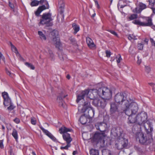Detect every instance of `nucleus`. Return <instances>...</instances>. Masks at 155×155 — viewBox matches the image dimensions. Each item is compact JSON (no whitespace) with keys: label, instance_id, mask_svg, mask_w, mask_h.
<instances>
[{"label":"nucleus","instance_id":"f257e3e1","mask_svg":"<svg viewBox=\"0 0 155 155\" xmlns=\"http://www.w3.org/2000/svg\"><path fill=\"white\" fill-rule=\"evenodd\" d=\"M98 95L101 96V93L99 92V89L98 90L94 89L90 91L85 90L82 91L79 94L77 95L76 101L78 103L81 99H83L85 97L87 96V101L86 102L90 101L91 102L92 100L96 98Z\"/></svg>","mask_w":155,"mask_h":155},{"label":"nucleus","instance_id":"f03ea898","mask_svg":"<svg viewBox=\"0 0 155 155\" xmlns=\"http://www.w3.org/2000/svg\"><path fill=\"white\" fill-rule=\"evenodd\" d=\"M114 100L118 105H121L122 107H128L129 101L127 99L125 93L120 92L117 93L114 97Z\"/></svg>","mask_w":155,"mask_h":155},{"label":"nucleus","instance_id":"7ed1b4c3","mask_svg":"<svg viewBox=\"0 0 155 155\" xmlns=\"http://www.w3.org/2000/svg\"><path fill=\"white\" fill-rule=\"evenodd\" d=\"M136 137L140 143L145 145L150 144L153 140L152 135L147 133L144 135L142 132H138L137 133Z\"/></svg>","mask_w":155,"mask_h":155},{"label":"nucleus","instance_id":"20e7f679","mask_svg":"<svg viewBox=\"0 0 155 155\" xmlns=\"http://www.w3.org/2000/svg\"><path fill=\"white\" fill-rule=\"evenodd\" d=\"M81 110L82 112H85L87 110L88 114H87V116L88 119V123H91L92 118L94 114V110L91 107L90 102H85Z\"/></svg>","mask_w":155,"mask_h":155},{"label":"nucleus","instance_id":"39448f33","mask_svg":"<svg viewBox=\"0 0 155 155\" xmlns=\"http://www.w3.org/2000/svg\"><path fill=\"white\" fill-rule=\"evenodd\" d=\"M51 14L49 13H44L41 15L39 24L44 25H46L47 27L51 26L53 24L51 22L53 20L51 17Z\"/></svg>","mask_w":155,"mask_h":155},{"label":"nucleus","instance_id":"423d86ee","mask_svg":"<svg viewBox=\"0 0 155 155\" xmlns=\"http://www.w3.org/2000/svg\"><path fill=\"white\" fill-rule=\"evenodd\" d=\"M105 136V134L104 132H96L94 134L93 137V140L97 143L100 142L102 143L101 146L102 147H104L105 142L104 139Z\"/></svg>","mask_w":155,"mask_h":155},{"label":"nucleus","instance_id":"0eeeda50","mask_svg":"<svg viewBox=\"0 0 155 155\" xmlns=\"http://www.w3.org/2000/svg\"><path fill=\"white\" fill-rule=\"evenodd\" d=\"M59 131L60 133L63 134V139L66 141L67 143H70L72 139L70 137V134L67 133L68 131H70V129L63 126L59 129Z\"/></svg>","mask_w":155,"mask_h":155},{"label":"nucleus","instance_id":"6e6552de","mask_svg":"<svg viewBox=\"0 0 155 155\" xmlns=\"http://www.w3.org/2000/svg\"><path fill=\"white\" fill-rule=\"evenodd\" d=\"M99 92L101 93V96H104L103 98L106 100H109L111 98L112 92V90L107 87L99 89Z\"/></svg>","mask_w":155,"mask_h":155},{"label":"nucleus","instance_id":"1a4fd4ad","mask_svg":"<svg viewBox=\"0 0 155 155\" xmlns=\"http://www.w3.org/2000/svg\"><path fill=\"white\" fill-rule=\"evenodd\" d=\"M144 19L147 22H141L138 20H135L132 22L137 25L142 26H150L153 25V23L151 18L150 17H145Z\"/></svg>","mask_w":155,"mask_h":155},{"label":"nucleus","instance_id":"9d476101","mask_svg":"<svg viewBox=\"0 0 155 155\" xmlns=\"http://www.w3.org/2000/svg\"><path fill=\"white\" fill-rule=\"evenodd\" d=\"M92 104L94 106L98 108H104L106 106L107 102L106 100L104 99H99L95 98L92 100Z\"/></svg>","mask_w":155,"mask_h":155},{"label":"nucleus","instance_id":"9b49d317","mask_svg":"<svg viewBox=\"0 0 155 155\" xmlns=\"http://www.w3.org/2000/svg\"><path fill=\"white\" fill-rule=\"evenodd\" d=\"M39 4H42L44 3L45 5H42L39 6L37 11L35 12V14L37 16H39L40 13L44 10L48 9L49 5L48 2L45 0H40L38 1Z\"/></svg>","mask_w":155,"mask_h":155},{"label":"nucleus","instance_id":"f8f14e48","mask_svg":"<svg viewBox=\"0 0 155 155\" xmlns=\"http://www.w3.org/2000/svg\"><path fill=\"white\" fill-rule=\"evenodd\" d=\"M51 35L53 36V41L55 47L59 49L60 47L61 44L58 37V33L57 31H53L51 32Z\"/></svg>","mask_w":155,"mask_h":155},{"label":"nucleus","instance_id":"ddd939ff","mask_svg":"<svg viewBox=\"0 0 155 155\" xmlns=\"http://www.w3.org/2000/svg\"><path fill=\"white\" fill-rule=\"evenodd\" d=\"M137 124L140 125L145 121L147 119V114L145 112H141L138 114L137 115Z\"/></svg>","mask_w":155,"mask_h":155},{"label":"nucleus","instance_id":"4468645a","mask_svg":"<svg viewBox=\"0 0 155 155\" xmlns=\"http://www.w3.org/2000/svg\"><path fill=\"white\" fill-rule=\"evenodd\" d=\"M122 130L119 127L113 128L111 130V133L115 137H117V140H120V136L122 133Z\"/></svg>","mask_w":155,"mask_h":155},{"label":"nucleus","instance_id":"2eb2a0df","mask_svg":"<svg viewBox=\"0 0 155 155\" xmlns=\"http://www.w3.org/2000/svg\"><path fill=\"white\" fill-rule=\"evenodd\" d=\"M143 124V127L147 133L152 135L153 128L152 127L151 123L149 121L147 120Z\"/></svg>","mask_w":155,"mask_h":155},{"label":"nucleus","instance_id":"dca6fc26","mask_svg":"<svg viewBox=\"0 0 155 155\" xmlns=\"http://www.w3.org/2000/svg\"><path fill=\"white\" fill-rule=\"evenodd\" d=\"M2 96L4 99L3 104L5 106H8L12 103L8 93L6 92L2 93Z\"/></svg>","mask_w":155,"mask_h":155},{"label":"nucleus","instance_id":"f3484780","mask_svg":"<svg viewBox=\"0 0 155 155\" xmlns=\"http://www.w3.org/2000/svg\"><path fill=\"white\" fill-rule=\"evenodd\" d=\"M128 107L125 106L126 107L129 108L132 113L134 114H135L137 112L138 107L137 104L135 102L130 103L129 101V104Z\"/></svg>","mask_w":155,"mask_h":155},{"label":"nucleus","instance_id":"a211bd4d","mask_svg":"<svg viewBox=\"0 0 155 155\" xmlns=\"http://www.w3.org/2000/svg\"><path fill=\"white\" fill-rule=\"evenodd\" d=\"M118 142L116 143L115 146L118 150H121L127 146V144L125 142L124 139L123 138H120V140H118Z\"/></svg>","mask_w":155,"mask_h":155},{"label":"nucleus","instance_id":"6ab92c4d","mask_svg":"<svg viewBox=\"0 0 155 155\" xmlns=\"http://www.w3.org/2000/svg\"><path fill=\"white\" fill-rule=\"evenodd\" d=\"M138 6L139 7V9H138L137 7H136L132 10L133 12L139 13H140L143 10L145 9L147 7L146 5L141 2H139L138 3Z\"/></svg>","mask_w":155,"mask_h":155},{"label":"nucleus","instance_id":"aec40b11","mask_svg":"<svg viewBox=\"0 0 155 155\" xmlns=\"http://www.w3.org/2000/svg\"><path fill=\"white\" fill-rule=\"evenodd\" d=\"M128 124H134L137 123V116H136L135 114H133L130 115L128 118Z\"/></svg>","mask_w":155,"mask_h":155},{"label":"nucleus","instance_id":"412c9836","mask_svg":"<svg viewBox=\"0 0 155 155\" xmlns=\"http://www.w3.org/2000/svg\"><path fill=\"white\" fill-rule=\"evenodd\" d=\"M86 40L87 43L90 48L92 49L96 47V45L91 38L87 37L86 38Z\"/></svg>","mask_w":155,"mask_h":155},{"label":"nucleus","instance_id":"4be33fe9","mask_svg":"<svg viewBox=\"0 0 155 155\" xmlns=\"http://www.w3.org/2000/svg\"><path fill=\"white\" fill-rule=\"evenodd\" d=\"M97 129L101 132H104L105 131V128L104 126L101 123H97L95 125Z\"/></svg>","mask_w":155,"mask_h":155},{"label":"nucleus","instance_id":"5701e85b","mask_svg":"<svg viewBox=\"0 0 155 155\" xmlns=\"http://www.w3.org/2000/svg\"><path fill=\"white\" fill-rule=\"evenodd\" d=\"M79 120L81 123L82 124H84L88 121V117L87 116H86L85 115H82L81 117Z\"/></svg>","mask_w":155,"mask_h":155},{"label":"nucleus","instance_id":"b1692460","mask_svg":"<svg viewBox=\"0 0 155 155\" xmlns=\"http://www.w3.org/2000/svg\"><path fill=\"white\" fill-rule=\"evenodd\" d=\"M117 110V108L115 103H113L111 104L110 111L112 113L116 111Z\"/></svg>","mask_w":155,"mask_h":155},{"label":"nucleus","instance_id":"393cba45","mask_svg":"<svg viewBox=\"0 0 155 155\" xmlns=\"http://www.w3.org/2000/svg\"><path fill=\"white\" fill-rule=\"evenodd\" d=\"M38 34L39 35L40 38L42 41H45L47 38L45 35L41 31H38Z\"/></svg>","mask_w":155,"mask_h":155},{"label":"nucleus","instance_id":"a878e982","mask_svg":"<svg viewBox=\"0 0 155 155\" xmlns=\"http://www.w3.org/2000/svg\"><path fill=\"white\" fill-rule=\"evenodd\" d=\"M12 50V51L15 53L17 57L20 58H21L22 57L20 54L18 52V51L17 50V49L16 47L15 46H13L11 48Z\"/></svg>","mask_w":155,"mask_h":155},{"label":"nucleus","instance_id":"bb28decb","mask_svg":"<svg viewBox=\"0 0 155 155\" xmlns=\"http://www.w3.org/2000/svg\"><path fill=\"white\" fill-rule=\"evenodd\" d=\"M72 26L74 30V33L76 34L80 30V27L79 25H77L75 23L72 24Z\"/></svg>","mask_w":155,"mask_h":155},{"label":"nucleus","instance_id":"cd10ccee","mask_svg":"<svg viewBox=\"0 0 155 155\" xmlns=\"http://www.w3.org/2000/svg\"><path fill=\"white\" fill-rule=\"evenodd\" d=\"M12 135L14 138L17 141L18 139V132L15 129H13L12 130Z\"/></svg>","mask_w":155,"mask_h":155},{"label":"nucleus","instance_id":"c85d7f7f","mask_svg":"<svg viewBox=\"0 0 155 155\" xmlns=\"http://www.w3.org/2000/svg\"><path fill=\"white\" fill-rule=\"evenodd\" d=\"M57 100L59 103V105L60 106L64 107L63 105L64 104V103L63 101L62 98V97L61 96H59L58 97Z\"/></svg>","mask_w":155,"mask_h":155},{"label":"nucleus","instance_id":"c756f323","mask_svg":"<svg viewBox=\"0 0 155 155\" xmlns=\"http://www.w3.org/2000/svg\"><path fill=\"white\" fill-rule=\"evenodd\" d=\"M125 109V113L129 117L130 115H131L134 114L133 113H132L131 111L130 110L129 108L126 107L125 106H123Z\"/></svg>","mask_w":155,"mask_h":155},{"label":"nucleus","instance_id":"7c9ffc66","mask_svg":"<svg viewBox=\"0 0 155 155\" xmlns=\"http://www.w3.org/2000/svg\"><path fill=\"white\" fill-rule=\"evenodd\" d=\"M90 154L91 155H99V151L97 150L92 149L90 151Z\"/></svg>","mask_w":155,"mask_h":155},{"label":"nucleus","instance_id":"2f4dec72","mask_svg":"<svg viewBox=\"0 0 155 155\" xmlns=\"http://www.w3.org/2000/svg\"><path fill=\"white\" fill-rule=\"evenodd\" d=\"M137 18V14H132L128 17V20L129 21L132 20L136 19Z\"/></svg>","mask_w":155,"mask_h":155},{"label":"nucleus","instance_id":"473e14b6","mask_svg":"<svg viewBox=\"0 0 155 155\" xmlns=\"http://www.w3.org/2000/svg\"><path fill=\"white\" fill-rule=\"evenodd\" d=\"M25 64L31 69L34 70L35 69V67L31 63H30L28 62H26L25 63Z\"/></svg>","mask_w":155,"mask_h":155},{"label":"nucleus","instance_id":"72a5a7b5","mask_svg":"<svg viewBox=\"0 0 155 155\" xmlns=\"http://www.w3.org/2000/svg\"><path fill=\"white\" fill-rule=\"evenodd\" d=\"M128 38L130 40H137V39L136 36L133 34H130L128 36Z\"/></svg>","mask_w":155,"mask_h":155},{"label":"nucleus","instance_id":"f704fd0d","mask_svg":"<svg viewBox=\"0 0 155 155\" xmlns=\"http://www.w3.org/2000/svg\"><path fill=\"white\" fill-rule=\"evenodd\" d=\"M39 4V2L36 0H33L31 2L30 5L31 6H35L38 5Z\"/></svg>","mask_w":155,"mask_h":155},{"label":"nucleus","instance_id":"c9c22d12","mask_svg":"<svg viewBox=\"0 0 155 155\" xmlns=\"http://www.w3.org/2000/svg\"><path fill=\"white\" fill-rule=\"evenodd\" d=\"M58 4L60 7L64 8L65 7V3L64 0H58Z\"/></svg>","mask_w":155,"mask_h":155},{"label":"nucleus","instance_id":"e433bc0d","mask_svg":"<svg viewBox=\"0 0 155 155\" xmlns=\"http://www.w3.org/2000/svg\"><path fill=\"white\" fill-rule=\"evenodd\" d=\"M40 128L42 130L43 132L45 133L47 135L50 133L47 130L45 129L42 127L39 126Z\"/></svg>","mask_w":155,"mask_h":155},{"label":"nucleus","instance_id":"4c0bfd02","mask_svg":"<svg viewBox=\"0 0 155 155\" xmlns=\"http://www.w3.org/2000/svg\"><path fill=\"white\" fill-rule=\"evenodd\" d=\"M67 145L65 147H61L60 148L61 150L65 149L68 150V148L71 147V144L70 143H67Z\"/></svg>","mask_w":155,"mask_h":155},{"label":"nucleus","instance_id":"58836bf2","mask_svg":"<svg viewBox=\"0 0 155 155\" xmlns=\"http://www.w3.org/2000/svg\"><path fill=\"white\" fill-rule=\"evenodd\" d=\"M6 74L8 75L10 77L12 78L14 74H13L10 71L8 70L7 68L6 69Z\"/></svg>","mask_w":155,"mask_h":155},{"label":"nucleus","instance_id":"ea45409f","mask_svg":"<svg viewBox=\"0 0 155 155\" xmlns=\"http://www.w3.org/2000/svg\"><path fill=\"white\" fill-rule=\"evenodd\" d=\"M148 84L152 87L153 90L155 92V84L153 83H149Z\"/></svg>","mask_w":155,"mask_h":155},{"label":"nucleus","instance_id":"a19ab883","mask_svg":"<svg viewBox=\"0 0 155 155\" xmlns=\"http://www.w3.org/2000/svg\"><path fill=\"white\" fill-rule=\"evenodd\" d=\"M8 107L7 109L10 111L12 110L15 108V107L13 106L12 103Z\"/></svg>","mask_w":155,"mask_h":155},{"label":"nucleus","instance_id":"79ce46f5","mask_svg":"<svg viewBox=\"0 0 155 155\" xmlns=\"http://www.w3.org/2000/svg\"><path fill=\"white\" fill-rule=\"evenodd\" d=\"M143 45L142 44L138 43L137 45V48L139 50H142L143 48Z\"/></svg>","mask_w":155,"mask_h":155},{"label":"nucleus","instance_id":"37998d69","mask_svg":"<svg viewBox=\"0 0 155 155\" xmlns=\"http://www.w3.org/2000/svg\"><path fill=\"white\" fill-rule=\"evenodd\" d=\"M117 56L118 58L117 60V64H119L120 62L122 60V58L120 54H119Z\"/></svg>","mask_w":155,"mask_h":155},{"label":"nucleus","instance_id":"c03bdc74","mask_svg":"<svg viewBox=\"0 0 155 155\" xmlns=\"http://www.w3.org/2000/svg\"><path fill=\"white\" fill-rule=\"evenodd\" d=\"M107 31L110 32L112 34L114 35L115 36L117 37L118 35L117 33L113 30H108Z\"/></svg>","mask_w":155,"mask_h":155},{"label":"nucleus","instance_id":"a18cd8bd","mask_svg":"<svg viewBox=\"0 0 155 155\" xmlns=\"http://www.w3.org/2000/svg\"><path fill=\"white\" fill-rule=\"evenodd\" d=\"M106 57L107 58H109L110 57L111 55V53L110 51L108 50H106L105 51Z\"/></svg>","mask_w":155,"mask_h":155},{"label":"nucleus","instance_id":"49530a36","mask_svg":"<svg viewBox=\"0 0 155 155\" xmlns=\"http://www.w3.org/2000/svg\"><path fill=\"white\" fill-rule=\"evenodd\" d=\"M3 140H0V148L1 149H3L4 148L3 144Z\"/></svg>","mask_w":155,"mask_h":155},{"label":"nucleus","instance_id":"de8ad7c7","mask_svg":"<svg viewBox=\"0 0 155 155\" xmlns=\"http://www.w3.org/2000/svg\"><path fill=\"white\" fill-rule=\"evenodd\" d=\"M31 123L33 125H35L36 124V120L35 118H32L31 119Z\"/></svg>","mask_w":155,"mask_h":155},{"label":"nucleus","instance_id":"09e8293b","mask_svg":"<svg viewBox=\"0 0 155 155\" xmlns=\"http://www.w3.org/2000/svg\"><path fill=\"white\" fill-rule=\"evenodd\" d=\"M149 5L151 6H153L154 4V0H149Z\"/></svg>","mask_w":155,"mask_h":155},{"label":"nucleus","instance_id":"8fccbe9b","mask_svg":"<svg viewBox=\"0 0 155 155\" xmlns=\"http://www.w3.org/2000/svg\"><path fill=\"white\" fill-rule=\"evenodd\" d=\"M145 69L147 73H149L150 71V67L147 66H145Z\"/></svg>","mask_w":155,"mask_h":155},{"label":"nucleus","instance_id":"3c124183","mask_svg":"<svg viewBox=\"0 0 155 155\" xmlns=\"http://www.w3.org/2000/svg\"><path fill=\"white\" fill-rule=\"evenodd\" d=\"M13 121L14 122H15V123H16L17 124H19L20 122V120L17 117L15 118L13 120Z\"/></svg>","mask_w":155,"mask_h":155},{"label":"nucleus","instance_id":"603ef678","mask_svg":"<svg viewBox=\"0 0 155 155\" xmlns=\"http://www.w3.org/2000/svg\"><path fill=\"white\" fill-rule=\"evenodd\" d=\"M47 49L48 52H49V54L50 55V56L53 57V54L52 51L49 48H48Z\"/></svg>","mask_w":155,"mask_h":155},{"label":"nucleus","instance_id":"864d4df0","mask_svg":"<svg viewBox=\"0 0 155 155\" xmlns=\"http://www.w3.org/2000/svg\"><path fill=\"white\" fill-rule=\"evenodd\" d=\"M64 8H62L60 7V5H59V8L60 9V12L61 14H62L64 12Z\"/></svg>","mask_w":155,"mask_h":155},{"label":"nucleus","instance_id":"5fc2aeb1","mask_svg":"<svg viewBox=\"0 0 155 155\" xmlns=\"http://www.w3.org/2000/svg\"><path fill=\"white\" fill-rule=\"evenodd\" d=\"M150 41L152 43V45L155 46V42L153 39L152 38H150Z\"/></svg>","mask_w":155,"mask_h":155},{"label":"nucleus","instance_id":"6e6d98bb","mask_svg":"<svg viewBox=\"0 0 155 155\" xmlns=\"http://www.w3.org/2000/svg\"><path fill=\"white\" fill-rule=\"evenodd\" d=\"M50 138L54 141H56L57 140L56 138H55L52 135H51V136L50 137Z\"/></svg>","mask_w":155,"mask_h":155},{"label":"nucleus","instance_id":"4d7b16f0","mask_svg":"<svg viewBox=\"0 0 155 155\" xmlns=\"http://www.w3.org/2000/svg\"><path fill=\"white\" fill-rule=\"evenodd\" d=\"M137 58L138 59L137 62V63L138 64H140L141 62V59H139V56H137Z\"/></svg>","mask_w":155,"mask_h":155},{"label":"nucleus","instance_id":"13d9d810","mask_svg":"<svg viewBox=\"0 0 155 155\" xmlns=\"http://www.w3.org/2000/svg\"><path fill=\"white\" fill-rule=\"evenodd\" d=\"M0 58L3 60L5 59L4 57L3 56L1 52H0Z\"/></svg>","mask_w":155,"mask_h":155},{"label":"nucleus","instance_id":"bf43d9fd","mask_svg":"<svg viewBox=\"0 0 155 155\" xmlns=\"http://www.w3.org/2000/svg\"><path fill=\"white\" fill-rule=\"evenodd\" d=\"M78 153V151L77 150L74 151L72 153L73 155H76Z\"/></svg>","mask_w":155,"mask_h":155},{"label":"nucleus","instance_id":"052dcab7","mask_svg":"<svg viewBox=\"0 0 155 155\" xmlns=\"http://www.w3.org/2000/svg\"><path fill=\"white\" fill-rule=\"evenodd\" d=\"M9 6L12 8H13L14 7L13 5L10 2L9 3Z\"/></svg>","mask_w":155,"mask_h":155},{"label":"nucleus","instance_id":"680f3d73","mask_svg":"<svg viewBox=\"0 0 155 155\" xmlns=\"http://www.w3.org/2000/svg\"><path fill=\"white\" fill-rule=\"evenodd\" d=\"M144 41L147 44H148V39L147 38H145L144 40Z\"/></svg>","mask_w":155,"mask_h":155},{"label":"nucleus","instance_id":"e2e57ef3","mask_svg":"<svg viewBox=\"0 0 155 155\" xmlns=\"http://www.w3.org/2000/svg\"><path fill=\"white\" fill-rule=\"evenodd\" d=\"M2 129L3 131L4 132L5 130V127L3 125H2Z\"/></svg>","mask_w":155,"mask_h":155},{"label":"nucleus","instance_id":"0e129e2a","mask_svg":"<svg viewBox=\"0 0 155 155\" xmlns=\"http://www.w3.org/2000/svg\"><path fill=\"white\" fill-rule=\"evenodd\" d=\"M66 78L68 79H69L70 78V76L69 74H68L66 76Z\"/></svg>","mask_w":155,"mask_h":155},{"label":"nucleus","instance_id":"69168bd1","mask_svg":"<svg viewBox=\"0 0 155 155\" xmlns=\"http://www.w3.org/2000/svg\"><path fill=\"white\" fill-rule=\"evenodd\" d=\"M51 135H52V134L50 133H49L47 136L50 137L51 136Z\"/></svg>","mask_w":155,"mask_h":155},{"label":"nucleus","instance_id":"338daca9","mask_svg":"<svg viewBox=\"0 0 155 155\" xmlns=\"http://www.w3.org/2000/svg\"><path fill=\"white\" fill-rule=\"evenodd\" d=\"M95 4L96 5L98 4V2L97 1H95Z\"/></svg>","mask_w":155,"mask_h":155},{"label":"nucleus","instance_id":"774afa93","mask_svg":"<svg viewBox=\"0 0 155 155\" xmlns=\"http://www.w3.org/2000/svg\"><path fill=\"white\" fill-rule=\"evenodd\" d=\"M32 155H36L35 153V152H34V151H33L32 152Z\"/></svg>","mask_w":155,"mask_h":155}]
</instances>
